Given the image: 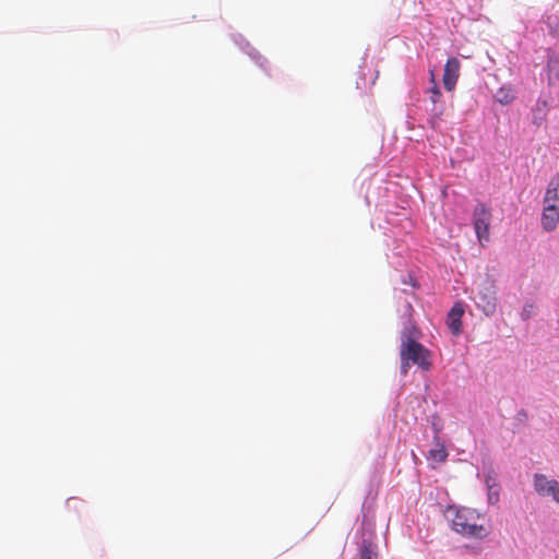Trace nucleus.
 Returning a JSON list of instances; mask_svg holds the SVG:
<instances>
[{"label":"nucleus","instance_id":"obj_3","mask_svg":"<svg viewBox=\"0 0 559 559\" xmlns=\"http://www.w3.org/2000/svg\"><path fill=\"white\" fill-rule=\"evenodd\" d=\"M490 222H491L490 209L485 203L479 202L475 206L474 212H473V224H474L476 236L481 245L484 242L489 241Z\"/></svg>","mask_w":559,"mask_h":559},{"label":"nucleus","instance_id":"obj_5","mask_svg":"<svg viewBox=\"0 0 559 559\" xmlns=\"http://www.w3.org/2000/svg\"><path fill=\"white\" fill-rule=\"evenodd\" d=\"M460 68L461 63L457 58L452 57L448 59L442 75L443 86L447 91L451 92L455 88L460 76Z\"/></svg>","mask_w":559,"mask_h":559},{"label":"nucleus","instance_id":"obj_15","mask_svg":"<svg viewBox=\"0 0 559 559\" xmlns=\"http://www.w3.org/2000/svg\"><path fill=\"white\" fill-rule=\"evenodd\" d=\"M551 497L557 503H559V485Z\"/></svg>","mask_w":559,"mask_h":559},{"label":"nucleus","instance_id":"obj_13","mask_svg":"<svg viewBox=\"0 0 559 559\" xmlns=\"http://www.w3.org/2000/svg\"><path fill=\"white\" fill-rule=\"evenodd\" d=\"M359 559H377L374 547L370 542L364 540Z\"/></svg>","mask_w":559,"mask_h":559},{"label":"nucleus","instance_id":"obj_4","mask_svg":"<svg viewBox=\"0 0 559 559\" xmlns=\"http://www.w3.org/2000/svg\"><path fill=\"white\" fill-rule=\"evenodd\" d=\"M475 301L486 316H492L497 309L495 285L489 282L480 285L475 295Z\"/></svg>","mask_w":559,"mask_h":559},{"label":"nucleus","instance_id":"obj_6","mask_svg":"<svg viewBox=\"0 0 559 559\" xmlns=\"http://www.w3.org/2000/svg\"><path fill=\"white\" fill-rule=\"evenodd\" d=\"M559 224V207L544 206L540 217V226L543 230L550 233L554 231Z\"/></svg>","mask_w":559,"mask_h":559},{"label":"nucleus","instance_id":"obj_9","mask_svg":"<svg viewBox=\"0 0 559 559\" xmlns=\"http://www.w3.org/2000/svg\"><path fill=\"white\" fill-rule=\"evenodd\" d=\"M543 205L559 207V174L549 180L543 198Z\"/></svg>","mask_w":559,"mask_h":559},{"label":"nucleus","instance_id":"obj_14","mask_svg":"<svg viewBox=\"0 0 559 559\" xmlns=\"http://www.w3.org/2000/svg\"><path fill=\"white\" fill-rule=\"evenodd\" d=\"M409 367L411 361L408 359L401 358V371L403 374H406L408 372Z\"/></svg>","mask_w":559,"mask_h":559},{"label":"nucleus","instance_id":"obj_12","mask_svg":"<svg viewBox=\"0 0 559 559\" xmlns=\"http://www.w3.org/2000/svg\"><path fill=\"white\" fill-rule=\"evenodd\" d=\"M430 81L432 83V86L429 88L430 99L436 105L440 100L442 95L436 82V75L433 71L430 72Z\"/></svg>","mask_w":559,"mask_h":559},{"label":"nucleus","instance_id":"obj_7","mask_svg":"<svg viewBox=\"0 0 559 559\" xmlns=\"http://www.w3.org/2000/svg\"><path fill=\"white\" fill-rule=\"evenodd\" d=\"M464 314V307L461 302L454 304L448 313L447 324L453 335H460L462 332V317Z\"/></svg>","mask_w":559,"mask_h":559},{"label":"nucleus","instance_id":"obj_10","mask_svg":"<svg viewBox=\"0 0 559 559\" xmlns=\"http://www.w3.org/2000/svg\"><path fill=\"white\" fill-rule=\"evenodd\" d=\"M436 447L429 450L427 459L433 463H443L447 461L448 451L442 442H440L439 438L436 437Z\"/></svg>","mask_w":559,"mask_h":559},{"label":"nucleus","instance_id":"obj_1","mask_svg":"<svg viewBox=\"0 0 559 559\" xmlns=\"http://www.w3.org/2000/svg\"><path fill=\"white\" fill-rule=\"evenodd\" d=\"M480 514L469 508H457L454 510L452 528L467 537L485 538L489 531L483 524H479Z\"/></svg>","mask_w":559,"mask_h":559},{"label":"nucleus","instance_id":"obj_8","mask_svg":"<svg viewBox=\"0 0 559 559\" xmlns=\"http://www.w3.org/2000/svg\"><path fill=\"white\" fill-rule=\"evenodd\" d=\"M559 483L556 479H549L543 474H535L534 488L540 496H552Z\"/></svg>","mask_w":559,"mask_h":559},{"label":"nucleus","instance_id":"obj_11","mask_svg":"<svg viewBox=\"0 0 559 559\" xmlns=\"http://www.w3.org/2000/svg\"><path fill=\"white\" fill-rule=\"evenodd\" d=\"M495 98L502 105L511 104L515 99L514 90L510 86H502L497 91Z\"/></svg>","mask_w":559,"mask_h":559},{"label":"nucleus","instance_id":"obj_2","mask_svg":"<svg viewBox=\"0 0 559 559\" xmlns=\"http://www.w3.org/2000/svg\"><path fill=\"white\" fill-rule=\"evenodd\" d=\"M400 356L401 358L408 359L412 364L417 365L424 371H428L431 368L430 350L409 336L402 341Z\"/></svg>","mask_w":559,"mask_h":559}]
</instances>
